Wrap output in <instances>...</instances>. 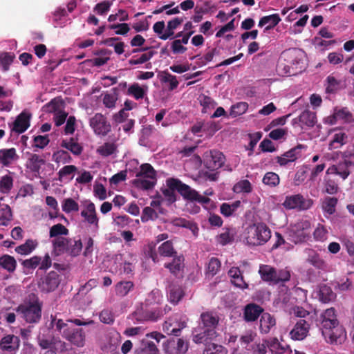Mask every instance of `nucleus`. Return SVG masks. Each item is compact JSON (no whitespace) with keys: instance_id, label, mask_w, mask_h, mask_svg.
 <instances>
[{"instance_id":"nucleus-1","label":"nucleus","mask_w":354,"mask_h":354,"mask_svg":"<svg viewBox=\"0 0 354 354\" xmlns=\"http://www.w3.org/2000/svg\"><path fill=\"white\" fill-rule=\"evenodd\" d=\"M321 323L322 333L326 342L341 344L346 338L344 328L339 326L335 309L328 308L322 314Z\"/></svg>"},{"instance_id":"nucleus-2","label":"nucleus","mask_w":354,"mask_h":354,"mask_svg":"<svg viewBox=\"0 0 354 354\" xmlns=\"http://www.w3.org/2000/svg\"><path fill=\"white\" fill-rule=\"evenodd\" d=\"M42 303L35 295H30L15 309L27 323L37 324L41 318Z\"/></svg>"},{"instance_id":"nucleus-3","label":"nucleus","mask_w":354,"mask_h":354,"mask_svg":"<svg viewBox=\"0 0 354 354\" xmlns=\"http://www.w3.org/2000/svg\"><path fill=\"white\" fill-rule=\"evenodd\" d=\"M166 184L169 188L176 189L185 199L189 201L186 205L187 208L194 205V202L205 205L210 201L209 198L200 195L196 190L177 178H169L167 179Z\"/></svg>"},{"instance_id":"nucleus-4","label":"nucleus","mask_w":354,"mask_h":354,"mask_svg":"<svg viewBox=\"0 0 354 354\" xmlns=\"http://www.w3.org/2000/svg\"><path fill=\"white\" fill-rule=\"evenodd\" d=\"M283 56L288 63V65L283 67L284 73L287 75H295L305 70L306 55L301 49H288L283 53Z\"/></svg>"},{"instance_id":"nucleus-5","label":"nucleus","mask_w":354,"mask_h":354,"mask_svg":"<svg viewBox=\"0 0 354 354\" xmlns=\"http://www.w3.org/2000/svg\"><path fill=\"white\" fill-rule=\"evenodd\" d=\"M271 237V231L263 223L248 226L245 230V239L248 244L260 245L266 243Z\"/></svg>"},{"instance_id":"nucleus-6","label":"nucleus","mask_w":354,"mask_h":354,"mask_svg":"<svg viewBox=\"0 0 354 354\" xmlns=\"http://www.w3.org/2000/svg\"><path fill=\"white\" fill-rule=\"evenodd\" d=\"M156 183V171L149 164H143L133 180L134 185L142 189H150Z\"/></svg>"},{"instance_id":"nucleus-7","label":"nucleus","mask_w":354,"mask_h":354,"mask_svg":"<svg viewBox=\"0 0 354 354\" xmlns=\"http://www.w3.org/2000/svg\"><path fill=\"white\" fill-rule=\"evenodd\" d=\"M81 216L84 218V221L89 225L93 235L97 234L100 228L99 218L94 203H88L82 210Z\"/></svg>"},{"instance_id":"nucleus-8","label":"nucleus","mask_w":354,"mask_h":354,"mask_svg":"<svg viewBox=\"0 0 354 354\" xmlns=\"http://www.w3.org/2000/svg\"><path fill=\"white\" fill-rule=\"evenodd\" d=\"M313 204L312 199L306 198L301 194L286 196L283 203V207L286 209H298L299 210H307L312 207Z\"/></svg>"},{"instance_id":"nucleus-9","label":"nucleus","mask_w":354,"mask_h":354,"mask_svg":"<svg viewBox=\"0 0 354 354\" xmlns=\"http://www.w3.org/2000/svg\"><path fill=\"white\" fill-rule=\"evenodd\" d=\"M186 326L185 317L180 315H174L166 320L163 324L162 329L167 335L179 336L180 331Z\"/></svg>"},{"instance_id":"nucleus-10","label":"nucleus","mask_w":354,"mask_h":354,"mask_svg":"<svg viewBox=\"0 0 354 354\" xmlns=\"http://www.w3.org/2000/svg\"><path fill=\"white\" fill-rule=\"evenodd\" d=\"M311 225L308 220H301L291 226L293 241L295 243L304 241L309 237Z\"/></svg>"},{"instance_id":"nucleus-11","label":"nucleus","mask_w":354,"mask_h":354,"mask_svg":"<svg viewBox=\"0 0 354 354\" xmlns=\"http://www.w3.org/2000/svg\"><path fill=\"white\" fill-rule=\"evenodd\" d=\"M89 124L94 133L99 136H106L111 130V124L101 113H96L89 120Z\"/></svg>"},{"instance_id":"nucleus-12","label":"nucleus","mask_w":354,"mask_h":354,"mask_svg":"<svg viewBox=\"0 0 354 354\" xmlns=\"http://www.w3.org/2000/svg\"><path fill=\"white\" fill-rule=\"evenodd\" d=\"M62 335L77 347H83L85 344L86 336L82 328L71 326L63 330Z\"/></svg>"},{"instance_id":"nucleus-13","label":"nucleus","mask_w":354,"mask_h":354,"mask_svg":"<svg viewBox=\"0 0 354 354\" xmlns=\"http://www.w3.org/2000/svg\"><path fill=\"white\" fill-rule=\"evenodd\" d=\"M205 166L212 170L221 168L225 162V156L219 151L210 150L206 151L203 156Z\"/></svg>"},{"instance_id":"nucleus-14","label":"nucleus","mask_w":354,"mask_h":354,"mask_svg":"<svg viewBox=\"0 0 354 354\" xmlns=\"http://www.w3.org/2000/svg\"><path fill=\"white\" fill-rule=\"evenodd\" d=\"M310 326L308 321L300 319L290 331L289 335L290 338L295 341L304 339L308 335Z\"/></svg>"},{"instance_id":"nucleus-15","label":"nucleus","mask_w":354,"mask_h":354,"mask_svg":"<svg viewBox=\"0 0 354 354\" xmlns=\"http://www.w3.org/2000/svg\"><path fill=\"white\" fill-rule=\"evenodd\" d=\"M60 283L59 276L57 272L51 271L41 279L39 287L41 291L49 292L54 291Z\"/></svg>"},{"instance_id":"nucleus-16","label":"nucleus","mask_w":354,"mask_h":354,"mask_svg":"<svg viewBox=\"0 0 354 354\" xmlns=\"http://www.w3.org/2000/svg\"><path fill=\"white\" fill-rule=\"evenodd\" d=\"M306 254V262L313 266L317 270L325 271L328 268L326 262L322 258L319 254L310 248H306L304 250Z\"/></svg>"},{"instance_id":"nucleus-17","label":"nucleus","mask_w":354,"mask_h":354,"mask_svg":"<svg viewBox=\"0 0 354 354\" xmlns=\"http://www.w3.org/2000/svg\"><path fill=\"white\" fill-rule=\"evenodd\" d=\"M193 341L196 344L206 343L207 340L216 337L215 330L207 329L199 326L193 330Z\"/></svg>"},{"instance_id":"nucleus-18","label":"nucleus","mask_w":354,"mask_h":354,"mask_svg":"<svg viewBox=\"0 0 354 354\" xmlns=\"http://www.w3.org/2000/svg\"><path fill=\"white\" fill-rule=\"evenodd\" d=\"M19 159L15 148H4L0 149V164L3 167H8L15 164Z\"/></svg>"},{"instance_id":"nucleus-19","label":"nucleus","mask_w":354,"mask_h":354,"mask_svg":"<svg viewBox=\"0 0 354 354\" xmlns=\"http://www.w3.org/2000/svg\"><path fill=\"white\" fill-rule=\"evenodd\" d=\"M62 101L59 99L55 98L52 100L48 104V108L50 111H54L55 116L54 120L56 126H60L63 124L67 118L68 114L59 110V105Z\"/></svg>"},{"instance_id":"nucleus-20","label":"nucleus","mask_w":354,"mask_h":354,"mask_svg":"<svg viewBox=\"0 0 354 354\" xmlns=\"http://www.w3.org/2000/svg\"><path fill=\"white\" fill-rule=\"evenodd\" d=\"M19 345V338L14 335H6L0 341V348L8 353L16 352Z\"/></svg>"},{"instance_id":"nucleus-21","label":"nucleus","mask_w":354,"mask_h":354,"mask_svg":"<svg viewBox=\"0 0 354 354\" xmlns=\"http://www.w3.org/2000/svg\"><path fill=\"white\" fill-rule=\"evenodd\" d=\"M299 123L301 129L313 127L316 123L315 113L308 110L303 111L298 118L292 120V124Z\"/></svg>"},{"instance_id":"nucleus-22","label":"nucleus","mask_w":354,"mask_h":354,"mask_svg":"<svg viewBox=\"0 0 354 354\" xmlns=\"http://www.w3.org/2000/svg\"><path fill=\"white\" fill-rule=\"evenodd\" d=\"M228 275L231 283L236 287L245 290L248 288V284L245 281L243 274L238 267H232L228 271Z\"/></svg>"},{"instance_id":"nucleus-23","label":"nucleus","mask_w":354,"mask_h":354,"mask_svg":"<svg viewBox=\"0 0 354 354\" xmlns=\"http://www.w3.org/2000/svg\"><path fill=\"white\" fill-rule=\"evenodd\" d=\"M171 310L169 307L166 306L164 308V313L162 311L161 312H142L141 310H137L134 313V317L135 318L140 322L145 321V320H152V321H156L158 319H159L160 317H162L164 314H166L167 312H169Z\"/></svg>"},{"instance_id":"nucleus-24","label":"nucleus","mask_w":354,"mask_h":354,"mask_svg":"<svg viewBox=\"0 0 354 354\" xmlns=\"http://www.w3.org/2000/svg\"><path fill=\"white\" fill-rule=\"evenodd\" d=\"M30 118L29 113H21L13 123L12 130L18 133H24L30 126Z\"/></svg>"},{"instance_id":"nucleus-25","label":"nucleus","mask_w":354,"mask_h":354,"mask_svg":"<svg viewBox=\"0 0 354 354\" xmlns=\"http://www.w3.org/2000/svg\"><path fill=\"white\" fill-rule=\"evenodd\" d=\"M148 90L149 87L147 85L133 83L129 86L127 94L133 97L135 100H139L147 96Z\"/></svg>"},{"instance_id":"nucleus-26","label":"nucleus","mask_w":354,"mask_h":354,"mask_svg":"<svg viewBox=\"0 0 354 354\" xmlns=\"http://www.w3.org/2000/svg\"><path fill=\"white\" fill-rule=\"evenodd\" d=\"M39 345L43 349L50 348V350H63L64 348L65 343L60 340L59 338L47 339L44 337L38 338Z\"/></svg>"},{"instance_id":"nucleus-27","label":"nucleus","mask_w":354,"mask_h":354,"mask_svg":"<svg viewBox=\"0 0 354 354\" xmlns=\"http://www.w3.org/2000/svg\"><path fill=\"white\" fill-rule=\"evenodd\" d=\"M202 326L207 329L215 330L218 323V316L210 312L203 313L201 315Z\"/></svg>"},{"instance_id":"nucleus-28","label":"nucleus","mask_w":354,"mask_h":354,"mask_svg":"<svg viewBox=\"0 0 354 354\" xmlns=\"http://www.w3.org/2000/svg\"><path fill=\"white\" fill-rule=\"evenodd\" d=\"M259 273L262 280L268 282H275L277 270L271 266L261 265L259 266Z\"/></svg>"},{"instance_id":"nucleus-29","label":"nucleus","mask_w":354,"mask_h":354,"mask_svg":"<svg viewBox=\"0 0 354 354\" xmlns=\"http://www.w3.org/2000/svg\"><path fill=\"white\" fill-rule=\"evenodd\" d=\"M263 309L260 306L253 304H248L244 310L245 319L247 322H253L259 317Z\"/></svg>"},{"instance_id":"nucleus-30","label":"nucleus","mask_w":354,"mask_h":354,"mask_svg":"<svg viewBox=\"0 0 354 354\" xmlns=\"http://www.w3.org/2000/svg\"><path fill=\"white\" fill-rule=\"evenodd\" d=\"M276 324L275 319L269 313H263L260 319V330L263 333H268Z\"/></svg>"},{"instance_id":"nucleus-31","label":"nucleus","mask_w":354,"mask_h":354,"mask_svg":"<svg viewBox=\"0 0 354 354\" xmlns=\"http://www.w3.org/2000/svg\"><path fill=\"white\" fill-rule=\"evenodd\" d=\"M280 21L281 18L279 15L278 14H272L261 18L258 26L259 27L266 26L265 30H269L277 26Z\"/></svg>"},{"instance_id":"nucleus-32","label":"nucleus","mask_w":354,"mask_h":354,"mask_svg":"<svg viewBox=\"0 0 354 354\" xmlns=\"http://www.w3.org/2000/svg\"><path fill=\"white\" fill-rule=\"evenodd\" d=\"M183 296L184 292L180 286L173 284L169 287L167 297L171 303L177 304Z\"/></svg>"},{"instance_id":"nucleus-33","label":"nucleus","mask_w":354,"mask_h":354,"mask_svg":"<svg viewBox=\"0 0 354 354\" xmlns=\"http://www.w3.org/2000/svg\"><path fill=\"white\" fill-rule=\"evenodd\" d=\"M169 344L173 348L172 350H166L169 354H184L188 350V343L180 338L178 339L176 342H170Z\"/></svg>"},{"instance_id":"nucleus-34","label":"nucleus","mask_w":354,"mask_h":354,"mask_svg":"<svg viewBox=\"0 0 354 354\" xmlns=\"http://www.w3.org/2000/svg\"><path fill=\"white\" fill-rule=\"evenodd\" d=\"M69 239L65 237H57L52 241L53 253L58 256L66 252L67 250Z\"/></svg>"},{"instance_id":"nucleus-35","label":"nucleus","mask_w":354,"mask_h":354,"mask_svg":"<svg viewBox=\"0 0 354 354\" xmlns=\"http://www.w3.org/2000/svg\"><path fill=\"white\" fill-rule=\"evenodd\" d=\"M268 348L272 354H281L284 353L289 346L285 343L280 342L277 338L273 337L268 339Z\"/></svg>"},{"instance_id":"nucleus-36","label":"nucleus","mask_w":354,"mask_h":354,"mask_svg":"<svg viewBox=\"0 0 354 354\" xmlns=\"http://www.w3.org/2000/svg\"><path fill=\"white\" fill-rule=\"evenodd\" d=\"M38 245V242L36 240L28 239L26 241L16 247L15 252L21 255H28L30 254Z\"/></svg>"},{"instance_id":"nucleus-37","label":"nucleus","mask_w":354,"mask_h":354,"mask_svg":"<svg viewBox=\"0 0 354 354\" xmlns=\"http://www.w3.org/2000/svg\"><path fill=\"white\" fill-rule=\"evenodd\" d=\"M12 218V214L10 206L0 203V225L7 226Z\"/></svg>"},{"instance_id":"nucleus-38","label":"nucleus","mask_w":354,"mask_h":354,"mask_svg":"<svg viewBox=\"0 0 354 354\" xmlns=\"http://www.w3.org/2000/svg\"><path fill=\"white\" fill-rule=\"evenodd\" d=\"M45 162L44 160L37 154H31L27 161V167L33 172H39L41 167Z\"/></svg>"},{"instance_id":"nucleus-39","label":"nucleus","mask_w":354,"mask_h":354,"mask_svg":"<svg viewBox=\"0 0 354 354\" xmlns=\"http://www.w3.org/2000/svg\"><path fill=\"white\" fill-rule=\"evenodd\" d=\"M241 206V201H236L232 203H224L220 207L221 213L225 217L232 216Z\"/></svg>"},{"instance_id":"nucleus-40","label":"nucleus","mask_w":354,"mask_h":354,"mask_svg":"<svg viewBox=\"0 0 354 354\" xmlns=\"http://www.w3.org/2000/svg\"><path fill=\"white\" fill-rule=\"evenodd\" d=\"M133 286L130 281H120L115 286V293L119 297H124L133 289Z\"/></svg>"},{"instance_id":"nucleus-41","label":"nucleus","mask_w":354,"mask_h":354,"mask_svg":"<svg viewBox=\"0 0 354 354\" xmlns=\"http://www.w3.org/2000/svg\"><path fill=\"white\" fill-rule=\"evenodd\" d=\"M65 253L71 256L76 257L80 254L82 249V243L80 239H69L68 246Z\"/></svg>"},{"instance_id":"nucleus-42","label":"nucleus","mask_w":354,"mask_h":354,"mask_svg":"<svg viewBox=\"0 0 354 354\" xmlns=\"http://www.w3.org/2000/svg\"><path fill=\"white\" fill-rule=\"evenodd\" d=\"M0 266L8 272H13L16 269L17 262L13 257L5 254L0 257Z\"/></svg>"},{"instance_id":"nucleus-43","label":"nucleus","mask_w":354,"mask_h":354,"mask_svg":"<svg viewBox=\"0 0 354 354\" xmlns=\"http://www.w3.org/2000/svg\"><path fill=\"white\" fill-rule=\"evenodd\" d=\"M77 168L74 165H66L58 171V180L63 182L65 179L71 180Z\"/></svg>"},{"instance_id":"nucleus-44","label":"nucleus","mask_w":354,"mask_h":354,"mask_svg":"<svg viewBox=\"0 0 354 354\" xmlns=\"http://www.w3.org/2000/svg\"><path fill=\"white\" fill-rule=\"evenodd\" d=\"M351 114L346 109L335 110L333 115L328 118V120L331 124H335L338 120H349Z\"/></svg>"},{"instance_id":"nucleus-45","label":"nucleus","mask_w":354,"mask_h":354,"mask_svg":"<svg viewBox=\"0 0 354 354\" xmlns=\"http://www.w3.org/2000/svg\"><path fill=\"white\" fill-rule=\"evenodd\" d=\"M61 146L71 151L75 155H79L82 151V147L73 138L62 140Z\"/></svg>"},{"instance_id":"nucleus-46","label":"nucleus","mask_w":354,"mask_h":354,"mask_svg":"<svg viewBox=\"0 0 354 354\" xmlns=\"http://www.w3.org/2000/svg\"><path fill=\"white\" fill-rule=\"evenodd\" d=\"M117 146L113 142H105L97 149V152L103 157L115 154Z\"/></svg>"},{"instance_id":"nucleus-47","label":"nucleus","mask_w":354,"mask_h":354,"mask_svg":"<svg viewBox=\"0 0 354 354\" xmlns=\"http://www.w3.org/2000/svg\"><path fill=\"white\" fill-rule=\"evenodd\" d=\"M184 259L182 256L174 258L171 263H166L165 267L168 268L174 274H177L183 268Z\"/></svg>"},{"instance_id":"nucleus-48","label":"nucleus","mask_w":354,"mask_h":354,"mask_svg":"<svg viewBox=\"0 0 354 354\" xmlns=\"http://www.w3.org/2000/svg\"><path fill=\"white\" fill-rule=\"evenodd\" d=\"M337 203V199L336 198L326 197L322 201V209L325 213L331 215L335 212Z\"/></svg>"},{"instance_id":"nucleus-49","label":"nucleus","mask_w":354,"mask_h":354,"mask_svg":"<svg viewBox=\"0 0 354 354\" xmlns=\"http://www.w3.org/2000/svg\"><path fill=\"white\" fill-rule=\"evenodd\" d=\"M53 160L59 165L70 163L72 158L67 151L59 150L53 153Z\"/></svg>"},{"instance_id":"nucleus-50","label":"nucleus","mask_w":354,"mask_h":354,"mask_svg":"<svg viewBox=\"0 0 354 354\" xmlns=\"http://www.w3.org/2000/svg\"><path fill=\"white\" fill-rule=\"evenodd\" d=\"M326 83V90L327 93H335L342 88V82L332 75L327 77Z\"/></svg>"},{"instance_id":"nucleus-51","label":"nucleus","mask_w":354,"mask_h":354,"mask_svg":"<svg viewBox=\"0 0 354 354\" xmlns=\"http://www.w3.org/2000/svg\"><path fill=\"white\" fill-rule=\"evenodd\" d=\"M319 299L324 303H328L335 298V294L332 291L331 288L326 285L320 287Z\"/></svg>"},{"instance_id":"nucleus-52","label":"nucleus","mask_w":354,"mask_h":354,"mask_svg":"<svg viewBox=\"0 0 354 354\" xmlns=\"http://www.w3.org/2000/svg\"><path fill=\"white\" fill-rule=\"evenodd\" d=\"M227 349L221 345L214 343L205 344L203 354H227Z\"/></svg>"},{"instance_id":"nucleus-53","label":"nucleus","mask_w":354,"mask_h":354,"mask_svg":"<svg viewBox=\"0 0 354 354\" xmlns=\"http://www.w3.org/2000/svg\"><path fill=\"white\" fill-rule=\"evenodd\" d=\"M13 187V178L9 175H5L0 178V192L8 194Z\"/></svg>"},{"instance_id":"nucleus-54","label":"nucleus","mask_w":354,"mask_h":354,"mask_svg":"<svg viewBox=\"0 0 354 354\" xmlns=\"http://www.w3.org/2000/svg\"><path fill=\"white\" fill-rule=\"evenodd\" d=\"M262 181L264 185L274 187L279 184L280 178L276 173L269 171L264 175Z\"/></svg>"},{"instance_id":"nucleus-55","label":"nucleus","mask_w":354,"mask_h":354,"mask_svg":"<svg viewBox=\"0 0 354 354\" xmlns=\"http://www.w3.org/2000/svg\"><path fill=\"white\" fill-rule=\"evenodd\" d=\"M62 208L63 212L68 214L73 212H77L79 210V205L73 198H67L62 201Z\"/></svg>"},{"instance_id":"nucleus-56","label":"nucleus","mask_w":354,"mask_h":354,"mask_svg":"<svg viewBox=\"0 0 354 354\" xmlns=\"http://www.w3.org/2000/svg\"><path fill=\"white\" fill-rule=\"evenodd\" d=\"M306 147L303 145H298L295 147H293L284 153V156L288 158L290 162L295 161L297 158L301 156V151L302 149H305Z\"/></svg>"},{"instance_id":"nucleus-57","label":"nucleus","mask_w":354,"mask_h":354,"mask_svg":"<svg viewBox=\"0 0 354 354\" xmlns=\"http://www.w3.org/2000/svg\"><path fill=\"white\" fill-rule=\"evenodd\" d=\"M68 230L62 224L54 225L50 228L49 236L51 238L62 237L61 235H68Z\"/></svg>"},{"instance_id":"nucleus-58","label":"nucleus","mask_w":354,"mask_h":354,"mask_svg":"<svg viewBox=\"0 0 354 354\" xmlns=\"http://www.w3.org/2000/svg\"><path fill=\"white\" fill-rule=\"evenodd\" d=\"M233 190L236 193H250L252 190V185L248 180H241L236 183L234 187Z\"/></svg>"},{"instance_id":"nucleus-59","label":"nucleus","mask_w":354,"mask_h":354,"mask_svg":"<svg viewBox=\"0 0 354 354\" xmlns=\"http://www.w3.org/2000/svg\"><path fill=\"white\" fill-rule=\"evenodd\" d=\"M158 252L160 255L164 257H171L176 254L173 243L171 241H167L161 244L158 248Z\"/></svg>"},{"instance_id":"nucleus-60","label":"nucleus","mask_w":354,"mask_h":354,"mask_svg":"<svg viewBox=\"0 0 354 354\" xmlns=\"http://www.w3.org/2000/svg\"><path fill=\"white\" fill-rule=\"evenodd\" d=\"M346 139L347 136L345 133L342 131L337 132L333 136V140L330 143V146L332 148H338L346 143Z\"/></svg>"},{"instance_id":"nucleus-61","label":"nucleus","mask_w":354,"mask_h":354,"mask_svg":"<svg viewBox=\"0 0 354 354\" xmlns=\"http://www.w3.org/2000/svg\"><path fill=\"white\" fill-rule=\"evenodd\" d=\"M248 108V103L244 102H238L231 107L230 115L234 118L238 115H241L245 113Z\"/></svg>"},{"instance_id":"nucleus-62","label":"nucleus","mask_w":354,"mask_h":354,"mask_svg":"<svg viewBox=\"0 0 354 354\" xmlns=\"http://www.w3.org/2000/svg\"><path fill=\"white\" fill-rule=\"evenodd\" d=\"M221 268L220 261L214 257L209 259L207 266V274L210 276H214Z\"/></svg>"},{"instance_id":"nucleus-63","label":"nucleus","mask_w":354,"mask_h":354,"mask_svg":"<svg viewBox=\"0 0 354 354\" xmlns=\"http://www.w3.org/2000/svg\"><path fill=\"white\" fill-rule=\"evenodd\" d=\"M41 263V257L34 256L30 259L24 260L21 263L23 267L28 270H32L37 267H39Z\"/></svg>"},{"instance_id":"nucleus-64","label":"nucleus","mask_w":354,"mask_h":354,"mask_svg":"<svg viewBox=\"0 0 354 354\" xmlns=\"http://www.w3.org/2000/svg\"><path fill=\"white\" fill-rule=\"evenodd\" d=\"M158 218V213L156 209L151 208V207H146L142 210L141 221L143 223H146L150 220H155Z\"/></svg>"}]
</instances>
